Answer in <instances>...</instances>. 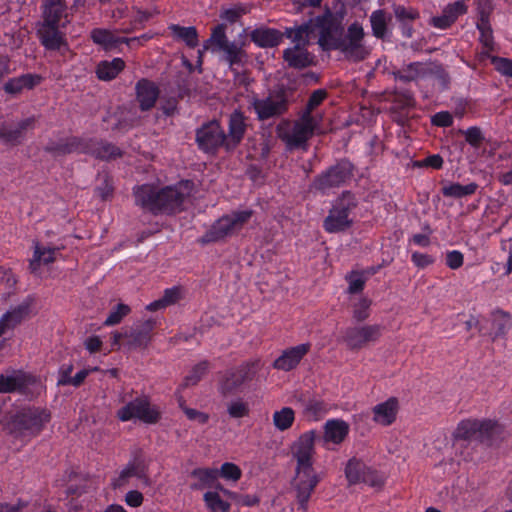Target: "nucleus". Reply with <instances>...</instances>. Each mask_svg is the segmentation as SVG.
Returning a JSON list of instances; mask_svg holds the SVG:
<instances>
[{
  "mask_svg": "<svg viewBox=\"0 0 512 512\" xmlns=\"http://www.w3.org/2000/svg\"><path fill=\"white\" fill-rule=\"evenodd\" d=\"M399 409V400L396 397H389L373 407L372 420L377 425L390 426L396 421Z\"/></svg>",
  "mask_w": 512,
  "mask_h": 512,
  "instance_id": "nucleus-18",
  "label": "nucleus"
},
{
  "mask_svg": "<svg viewBox=\"0 0 512 512\" xmlns=\"http://www.w3.org/2000/svg\"><path fill=\"white\" fill-rule=\"evenodd\" d=\"M453 22H454L453 15L450 16L445 9L443 10V13L441 16L432 18L433 26H435L436 28H440V29H445V28L449 27Z\"/></svg>",
  "mask_w": 512,
  "mask_h": 512,
  "instance_id": "nucleus-60",
  "label": "nucleus"
},
{
  "mask_svg": "<svg viewBox=\"0 0 512 512\" xmlns=\"http://www.w3.org/2000/svg\"><path fill=\"white\" fill-rule=\"evenodd\" d=\"M351 172L352 165L347 161H342L318 177L313 186L317 190L327 192L329 189L343 184L351 176Z\"/></svg>",
  "mask_w": 512,
  "mask_h": 512,
  "instance_id": "nucleus-15",
  "label": "nucleus"
},
{
  "mask_svg": "<svg viewBox=\"0 0 512 512\" xmlns=\"http://www.w3.org/2000/svg\"><path fill=\"white\" fill-rule=\"evenodd\" d=\"M61 26L53 24L50 16H47V23H42L38 29V34L42 44L47 49H60L65 43L62 32L59 30Z\"/></svg>",
  "mask_w": 512,
  "mask_h": 512,
  "instance_id": "nucleus-22",
  "label": "nucleus"
},
{
  "mask_svg": "<svg viewBox=\"0 0 512 512\" xmlns=\"http://www.w3.org/2000/svg\"><path fill=\"white\" fill-rule=\"evenodd\" d=\"M159 95L157 86L146 80H140L136 85V98L142 110L151 109Z\"/></svg>",
  "mask_w": 512,
  "mask_h": 512,
  "instance_id": "nucleus-25",
  "label": "nucleus"
},
{
  "mask_svg": "<svg viewBox=\"0 0 512 512\" xmlns=\"http://www.w3.org/2000/svg\"><path fill=\"white\" fill-rule=\"evenodd\" d=\"M191 476L195 480L192 484V488L194 489L215 487L224 494H230L229 491L224 489L220 484H216L219 477V472L216 468H198L192 472Z\"/></svg>",
  "mask_w": 512,
  "mask_h": 512,
  "instance_id": "nucleus-24",
  "label": "nucleus"
},
{
  "mask_svg": "<svg viewBox=\"0 0 512 512\" xmlns=\"http://www.w3.org/2000/svg\"><path fill=\"white\" fill-rule=\"evenodd\" d=\"M315 27L319 34V45L323 50H339L352 60H362L367 55L362 43L364 30L359 23L351 24L347 34L343 36L341 23L330 12H326L316 17Z\"/></svg>",
  "mask_w": 512,
  "mask_h": 512,
  "instance_id": "nucleus-1",
  "label": "nucleus"
},
{
  "mask_svg": "<svg viewBox=\"0 0 512 512\" xmlns=\"http://www.w3.org/2000/svg\"><path fill=\"white\" fill-rule=\"evenodd\" d=\"M204 501L211 512H227L230 504L223 500L219 491H208L204 494Z\"/></svg>",
  "mask_w": 512,
  "mask_h": 512,
  "instance_id": "nucleus-42",
  "label": "nucleus"
},
{
  "mask_svg": "<svg viewBox=\"0 0 512 512\" xmlns=\"http://www.w3.org/2000/svg\"><path fill=\"white\" fill-rule=\"evenodd\" d=\"M227 413L233 419L244 418L249 415L250 407L244 399L235 398L227 403Z\"/></svg>",
  "mask_w": 512,
  "mask_h": 512,
  "instance_id": "nucleus-43",
  "label": "nucleus"
},
{
  "mask_svg": "<svg viewBox=\"0 0 512 512\" xmlns=\"http://www.w3.org/2000/svg\"><path fill=\"white\" fill-rule=\"evenodd\" d=\"M251 211H236L218 219L211 228L202 236V243H210L222 240L242 229L250 219Z\"/></svg>",
  "mask_w": 512,
  "mask_h": 512,
  "instance_id": "nucleus-7",
  "label": "nucleus"
},
{
  "mask_svg": "<svg viewBox=\"0 0 512 512\" xmlns=\"http://www.w3.org/2000/svg\"><path fill=\"white\" fill-rule=\"evenodd\" d=\"M389 21L390 17L383 10L373 11L370 16L373 35L377 38H384L387 35V24Z\"/></svg>",
  "mask_w": 512,
  "mask_h": 512,
  "instance_id": "nucleus-38",
  "label": "nucleus"
},
{
  "mask_svg": "<svg viewBox=\"0 0 512 512\" xmlns=\"http://www.w3.org/2000/svg\"><path fill=\"white\" fill-rule=\"evenodd\" d=\"M316 17L311 19L309 23L296 28L286 30L287 37L291 39L294 45L306 46L311 36L319 38L318 31L315 27Z\"/></svg>",
  "mask_w": 512,
  "mask_h": 512,
  "instance_id": "nucleus-26",
  "label": "nucleus"
},
{
  "mask_svg": "<svg viewBox=\"0 0 512 512\" xmlns=\"http://www.w3.org/2000/svg\"><path fill=\"white\" fill-rule=\"evenodd\" d=\"M258 372V363H246L228 370L220 381V390L229 394L252 382Z\"/></svg>",
  "mask_w": 512,
  "mask_h": 512,
  "instance_id": "nucleus-12",
  "label": "nucleus"
},
{
  "mask_svg": "<svg viewBox=\"0 0 512 512\" xmlns=\"http://www.w3.org/2000/svg\"><path fill=\"white\" fill-rule=\"evenodd\" d=\"M477 29L480 33V42L485 49L484 53L486 56H489V53L494 47V40L492 28L489 22V15L484 10L480 12V17L477 21Z\"/></svg>",
  "mask_w": 512,
  "mask_h": 512,
  "instance_id": "nucleus-30",
  "label": "nucleus"
},
{
  "mask_svg": "<svg viewBox=\"0 0 512 512\" xmlns=\"http://www.w3.org/2000/svg\"><path fill=\"white\" fill-rule=\"evenodd\" d=\"M348 283H349L348 292L349 293H357L363 289L364 284H365V279L361 274H359L357 272H353L348 276Z\"/></svg>",
  "mask_w": 512,
  "mask_h": 512,
  "instance_id": "nucleus-55",
  "label": "nucleus"
},
{
  "mask_svg": "<svg viewBox=\"0 0 512 512\" xmlns=\"http://www.w3.org/2000/svg\"><path fill=\"white\" fill-rule=\"evenodd\" d=\"M499 429L497 422L492 420L466 419L461 421L453 432L457 441L484 440L492 437Z\"/></svg>",
  "mask_w": 512,
  "mask_h": 512,
  "instance_id": "nucleus-8",
  "label": "nucleus"
},
{
  "mask_svg": "<svg viewBox=\"0 0 512 512\" xmlns=\"http://www.w3.org/2000/svg\"><path fill=\"white\" fill-rule=\"evenodd\" d=\"M193 183L181 181L174 186L159 189L154 184H143L134 188L135 202L153 214H171L179 211L190 197Z\"/></svg>",
  "mask_w": 512,
  "mask_h": 512,
  "instance_id": "nucleus-3",
  "label": "nucleus"
},
{
  "mask_svg": "<svg viewBox=\"0 0 512 512\" xmlns=\"http://www.w3.org/2000/svg\"><path fill=\"white\" fill-rule=\"evenodd\" d=\"M125 63L121 58H114L111 61H102L97 66L99 79L108 81L115 78L124 68Z\"/></svg>",
  "mask_w": 512,
  "mask_h": 512,
  "instance_id": "nucleus-37",
  "label": "nucleus"
},
{
  "mask_svg": "<svg viewBox=\"0 0 512 512\" xmlns=\"http://www.w3.org/2000/svg\"><path fill=\"white\" fill-rule=\"evenodd\" d=\"M130 312L129 306L125 304H118L108 315L104 324L112 326L121 322V320Z\"/></svg>",
  "mask_w": 512,
  "mask_h": 512,
  "instance_id": "nucleus-48",
  "label": "nucleus"
},
{
  "mask_svg": "<svg viewBox=\"0 0 512 512\" xmlns=\"http://www.w3.org/2000/svg\"><path fill=\"white\" fill-rule=\"evenodd\" d=\"M59 151L63 153L82 152L103 160H110L120 156V150L109 143L96 140H78L75 138L61 145Z\"/></svg>",
  "mask_w": 512,
  "mask_h": 512,
  "instance_id": "nucleus-9",
  "label": "nucleus"
},
{
  "mask_svg": "<svg viewBox=\"0 0 512 512\" xmlns=\"http://www.w3.org/2000/svg\"><path fill=\"white\" fill-rule=\"evenodd\" d=\"M371 302L366 298H361L354 306V318L358 321H363L369 316V307Z\"/></svg>",
  "mask_w": 512,
  "mask_h": 512,
  "instance_id": "nucleus-52",
  "label": "nucleus"
},
{
  "mask_svg": "<svg viewBox=\"0 0 512 512\" xmlns=\"http://www.w3.org/2000/svg\"><path fill=\"white\" fill-rule=\"evenodd\" d=\"M272 422L275 430L279 432L287 431L295 422V411L288 406L281 407L273 412Z\"/></svg>",
  "mask_w": 512,
  "mask_h": 512,
  "instance_id": "nucleus-35",
  "label": "nucleus"
},
{
  "mask_svg": "<svg viewBox=\"0 0 512 512\" xmlns=\"http://www.w3.org/2000/svg\"><path fill=\"white\" fill-rule=\"evenodd\" d=\"M51 420V412L46 407L25 406L19 409L7 423L10 433L22 442L38 436Z\"/></svg>",
  "mask_w": 512,
  "mask_h": 512,
  "instance_id": "nucleus-4",
  "label": "nucleus"
},
{
  "mask_svg": "<svg viewBox=\"0 0 512 512\" xmlns=\"http://www.w3.org/2000/svg\"><path fill=\"white\" fill-rule=\"evenodd\" d=\"M32 300L30 298L25 299L20 304L11 307L1 318H0V336L13 330L19 325L31 312Z\"/></svg>",
  "mask_w": 512,
  "mask_h": 512,
  "instance_id": "nucleus-19",
  "label": "nucleus"
},
{
  "mask_svg": "<svg viewBox=\"0 0 512 512\" xmlns=\"http://www.w3.org/2000/svg\"><path fill=\"white\" fill-rule=\"evenodd\" d=\"M431 239L429 233H417L409 238V244H413L422 248L430 245Z\"/></svg>",
  "mask_w": 512,
  "mask_h": 512,
  "instance_id": "nucleus-63",
  "label": "nucleus"
},
{
  "mask_svg": "<svg viewBox=\"0 0 512 512\" xmlns=\"http://www.w3.org/2000/svg\"><path fill=\"white\" fill-rule=\"evenodd\" d=\"M132 479L142 480L148 484L146 466L141 460H133L129 462L119 474L113 478L112 485L114 488H121L128 485Z\"/></svg>",
  "mask_w": 512,
  "mask_h": 512,
  "instance_id": "nucleus-20",
  "label": "nucleus"
},
{
  "mask_svg": "<svg viewBox=\"0 0 512 512\" xmlns=\"http://www.w3.org/2000/svg\"><path fill=\"white\" fill-rule=\"evenodd\" d=\"M57 250L50 247H44L38 243L34 246L33 257L30 261V269L34 273H38L42 265L49 264L55 260Z\"/></svg>",
  "mask_w": 512,
  "mask_h": 512,
  "instance_id": "nucleus-33",
  "label": "nucleus"
},
{
  "mask_svg": "<svg viewBox=\"0 0 512 512\" xmlns=\"http://www.w3.org/2000/svg\"><path fill=\"white\" fill-rule=\"evenodd\" d=\"M251 39L259 47H274L280 43L282 35L275 29L259 28L252 32Z\"/></svg>",
  "mask_w": 512,
  "mask_h": 512,
  "instance_id": "nucleus-32",
  "label": "nucleus"
},
{
  "mask_svg": "<svg viewBox=\"0 0 512 512\" xmlns=\"http://www.w3.org/2000/svg\"><path fill=\"white\" fill-rule=\"evenodd\" d=\"M318 125L317 120L304 111L301 117L293 124L284 123L279 125L278 133L290 149L302 147L312 137Z\"/></svg>",
  "mask_w": 512,
  "mask_h": 512,
  "instance_id": "nucleus-5",
  "label": "nucleus"
},
{
  "mask_svg": "<svg viewBox=\"0 0 512 512\" xmlns=\"http://www.w3.org/2000/svg\"><path fill=\"white\" fill-rule=\"evenodd\" d=\"M491 62L494 65L495 69L505 76L512 77V60L503 57H491Z\"/></svg>",
  "mask_w": 512,
  "mask_h": 512,
  "instance_id": "nucleus-50",
  "label": "nucleus"
},
{
  "mask_svg": "<svg viewBox=\"0 0 512 512\" xmlns=\"http://www.w3.org/2000/svg\"><path fill=\"white\" fill-rule=\"evenodd\" d=\"M445 10L447 11V13L450 16L453 15V20L455 21L458 16H460L466 12V5H465L464 1L459 0V1H455L452 4H449L445 8Z\"/></svg>",
  "mask_w": 512,
  "mask_h": 512,
  "instance_id": "nucleus-61",
  "label": "nucleus"
},
{
  "mask_svg": "<svg viewBox=\"0 0 512 512\" xmlns=\"http://www.w3.org/2000/svg\"><path fill=\"white\" fill-rule=\"evenodd\" d=\"M326 97V92L322 89L316 90L312 93L309 98L307 109L305 111H309L311 114L312 110L319 106Z\"/></svg>",
  "mask_w": 512,
  "mask_h": 512,
  "instance_id": "nucleus-59",
  "label": "nucleus"
},
{
  "mask_svg": "<svg viewBox=\"0 0 512 512\" xmlns=\"http://www.w3.org/2000/svg\"><path fill=\"white\" fill-rule=\"evenodd\" d=\"M328 412V405L321 400H310L304 409V413L313 421L321 419Z\"/></svg>",
  "mask_w": 512,
  "mask_h": 512,
  "instance_id": "nucleus-45",
  "label": "nucleus"
},
{
  "mask_svg": "<svg viewBox=\"0 0 512 512\" xmlns=\"http://www.w3.org/2000/svg\"><path fill=\"white\" fill-rule=\"evenodd\" d=\"M96 370H97V368L80 370L72 378H66L64 380H58V384L59 385H68V384H70V385H73V386L77 387V386H79L85 380V378L89 375L90 372L96 371Z\"/></svg>",
  "mask_w": 512,
  "mask_h": 512,
  "instance_id": "nucleus-53",
  "label": "nucleus"
},
{
  "mask_svg": "<svg viewBox=\"0 0 512 512\" xmlns=\"http://www.w3.org/2000/svg\"><path fill=\"white\" fill-rule=\"evenodd\" d=\"M244 131H245L244 116L240 112L235 111L230 116L229 136H228V138H226V140H227L226 147L230 148V147H234L235 145H237L240 142L241 138L243 137Z\"/></svg>",
  "mask_w": 512,
  "mask_h": 512,
  "instance_id": "nucleus-31",
  "label": "nucleus"
},
{
  "mask_svg": "<svg viewBox=\"0 0 512 512\" xmlns=\"http://www.w3.org/2000/svg\"><path fill=\"white\" fill-rule=\"evenodd\" d=\"M44 20L47 23V16L53 20V24L64 26L67 22L65 18V6L63 0H46L44 3Z\"/></svg>",
  "mask_w": 512,
  "mask_h": 512,
  "instance_id": "nucleus-34",
  "label": "nucleus"
},
{
  "mask_svg": "<svg viewBox=\"0 0 512 512\" xmlns=\"http://www.w3.org/2000/svg\"><path fill=\"white\" fill-rule=\"evenodd\" d=\"M183 297V291L182 288L179 286H174L171 288H168L164 291V294L162 296V299L166 306L173 305L177 303L181 298Z\"/></svg>",
  "mask_w": 512,
  "mask_h": 512,
  "instance_id": "nucleus-51",
  "label": "nucleus"
},
{
  "mask_svg": "<svg viewBox=\"0 0 512 512\" xmlns=\"http://www.w3.org/2000/svg\"><path fill=\"white\" fill-rule=\"evenodd\" d=\"M38 387H40V382L23 371L18 370L0 374V393L20 392L30 394Z\"/></svg>",
  "mask_w": 512,
  "mask_h": 512,
  "instance_id": "nucleus-13",
  "label": "nucleus"
},
{
  "mask_svg": "<svg viewBox=\"0 0 512 512\" xmlns=\"http://www.w3.org/2000/svg\"><path fill=\"white\" fill-rule=\"evenodd\" d=\"M442 165H443V159L438 154L430 155L427 158H425L424 160H422L421 162L417 163L418 167L426 166V167H432L434 169H439L442 167Z\"/></svg>",
  "mask_w": 512,
  "mask_h": 512,
  "instance_id": "nucleus-62",
  "label": "nucleus"
},
{
  "mask_svg": "<svg viewBox=\"0 0 512 512\" xmlns=\"http://www.w3.org/2000/svg\"><path fill=\"white\" fill-rule=\"evenodd\" d=\"M477 187L476 183H469L467 185L450 183L442 188V193L446 197L462 198L474 194Z\"/></svg>",
  "mask_w": 512,
  "mask_h": 512,
  "instance_id": "nucleus-39",
  "label": "nucleus"
},
{
  "mask_svg": "<svg viewBox=\"0 0 512 512\" xmlns=\"http://www.w3.org/2000/svg\"><path fill=\"white\" fill-rule=\"evenodd\" d=\"M226 27L223 24L217 25L212 33L210 38L207 40L206 44L204 45V50L211 49L212 52H218L221 47H223L226 43L229 41L226 37Z\"/></svg>",
  "mask_w": 512,
  "mask_h": 512,
  "instance_id": "nucleus-41",
  "label": "nucleus"
},
{
  "mask_svg": "<svg viewBox=\"0 0 512 512\" xmlns=\"http://www.w3.org/2000/svg\"><path fill=\"white\" fill-rule=\"evenodd\" d=\"M316 430L302 433L292 444L291 454L295 460V476L292 483L299 507L305 511L310 496L320 478L313 468Z\"/></svg>",
  "mask_w": 512,
  "mask_h": 512,
  "instance_id": "nucleus-2",
  "label": "nucleus"
},
{
  "mask_svg": "<svg viewBox=\"0 0 512 512\" xmlns=\"http://www.w3.org/2000/svg\"><path fill=\"white\" fill-rule=\"evenodd\" d=\"M431 122L438 127H448L453 123V117L449 112L441 111L432 116Z\"/></svg>",
  "mask_w": 512,
  "mask_h": 512,
  "instance_id": "nucleus-57",
  "label": "nucleus"
},
{
  "mask_svg": "<svg viewBox=\"0 0 512 512\" xmlns=\"http://www.w3.org/2000/svg\"><path fill=\"white\" fill-rule=\"evenodd\" d=\"M120 421L140 420L144 423H155L160 417V411L156 406L150 404L146 396H141L130 401L117 411Z\"/></svg>",
  "mask_w": 512,
  "mask_h": 512,
  "instance_id": "nucleus-10",
  "label": "nucleus"
},
{
  "mask_svg": "<svg viewBox=\"0 0 512 512\" xmlns=\"http://www.w3.org/2000/svg\"><path fill=\"white\" fill-rule=\"evenodd\" d=\"M208 369V363L207 362H201L193 367V369L190 371V373L185 377L184 379V386H191L195 385L201 377L206 373Z\"/></svg>",
  "mask_w": 512,
  "mask_h": 512,
  "instance_id": "nucleus-49",
  "label": "nucleus"
},
{
  "mask_svg": "<svg viewBox=\"0 0 512 512\" xmlns=\"http://www.w3.org/2000/svg\"><path fill=\"white\" fill-rule=\"evenodd\" d=\"M252 106L259 119H268L281 114L285 108V101L281 97H267L265 99L255 98Z\"/></svg>",
  "mask_w": 512,
  "mask_h": 512,
  "instance_id": "nucleus-23",
  "label": "nucleus"
},
{
  "mask_svg": "<svg viewBox=\"0 0 512 512\" xmlns=\"http://www.w3.org/2000/svg\"><path fill=\"white\" fill-rule=\"evenodd\" d=\"M218 472L219 477H222L226 481H231L234 483L237 482L242 476V471L239 468V466L231 462L223 463Z\"/></svg>",
  "mask_w": 512,
  "mask_h": 512,
  "instance_id": "nucleus-46",
  "label": "nucleus"
},
{
  "mask_svg": "<svg viewBox=\"0 0 512 512\" xmlns=\"http://www.w3.org/2000/svg\"><path fill=\"white\" fill-rule=\"evenodd\" d=\"M411 261L418 268H425L434 263L435 259L433 256L421 253V252H413L411 255Z\"/></svg>",
  "mask_w": 512,
  "mask_h": 512,
  "instance_id": "nucleus-56",
  "label": "nucleus"
},
{
  "mask_svg": "<svg viewBox=\"0 0 512 512\" xmlns=\"http://www.w3.org/2000/svg\"><path fill=\"white\" fill-rule=\"evenodd\" d=\"M355 206V197L349 192L343 193L324 220L325 230L329 233H337L350 228L353 223L350 213Z\"/></svg>",
  "mask_w": 512,
  "mask_h": 512,
  "instance_id": "nucleus-6",
  "label": "nucleus"
},
{
  "mask_svg": "<svg viewBox=\"0 0 512 512\" xmlns=\"http://www.w3.org/2000/svg\"><path fill=\"white\" fill-rule=\"evenodd\" d=\"M169 29L176 38L181 39L187 46L193 48L198 45V35L194 27L171 25Z\"/></svg>",
  "mask_w": 512,
  "mask_h": 512,
  "instance_id": "nucleus-40",
  "label": "nucleus"
},
{
  "mask_svg": "<svg viewBox=\"0 0 512 512\" xmlns=\"http://www.w3.org/2000/svg\"><path fill=\"white\" fill-rule=\"evenodd\" d=\"M91 37L96 44L101 45L105 50H113L118 47L119 44H129L135 39H127L120 37L115 33L106 29H95L92 31Z\"/></svg>",
  "mask_w": 512,
  "mask_h": 512,
  "instance_id": "nucleus-27",
  "label": "nucleus"
},
{
  "mask_svg": "<svg viewBox=\"0 0 512 512\" xmlns=\"http://www.w3.org/2000/svg\"><path fill=\"white\" fill-rule=\"evenodd\" d=\"M382 334V326L378 324L351 327L345 330L343 341L348 348L361 349L370 342L377 341Z\"/></svg>",
  "mask_w": 512,
  "mask_h": 512,
  "instance_id": "nucleus-14",
  "label": "nucleus"
},
{
  "mask_svg": "<svg viewBox=\"0 0 512 512\" xmlns=\"http://www.w3.org/2000/svg\"><path fill=\"white\" fill-rule=\"evenodd\" d=\"M179 406L181 407V409L183 410V412L185 413L186 417L189 420L195 421L198 424H206L209 421V414L185 406L181 397L179 398Z\"/></svg>",
  "mask_w": 512,
  "mask_h": 512,
  "instance_id": "nucleus-47",
  "label": "nucleus"
},
{
  "mask_svg": "<svg viewBox=\"0 0 512 512\" xmlns=\"http://www.w3.org/2000/svg\"><path fill=\"white\" fill-rule=\"evenodd\" d=\"M103 345L102 339L99 336L92 335L85 339L84 347L85 349L93 354L101 350Z\"/></svg>",
  "mask_w": 512,
  "mask_h": 512,
  "instance_id": "nucleus-58",
  "label": "nucleus"
},
{
  "mask_svg": "<svg viewBox=\"0 0 512 512\" xmlns=\"http://www.w3.org/2000/svg\"><path fill=\"white\" fill-rule=\"evenodd\" d=\"M40 82V76L35 74H25L20 77L10 79L4 85V90L9 94H18L25 89H32Z\"/></svg>",
  "mask_w": 512,
  "mask_h": 512,
  "instance_id": "nucleus-29",
  "label": "nucleus"
},
{
  "mask_svg": "<svg viewBox=\"0 0 512 512\" xmlns=\"http://www.w3.org/2000/svg\"><path fill=\"white\" fill-rule=\"evenodd\" d=\"M350 432V425L343 419H329L323 425L322 441L324 446L330 449V445H341Z\"/></svg>",
  "mask_w": 512,
  "mask_h": 512,
  "instance_id": "nucleus-17",
  "label": "nucleus"
},
{
  "mask_svg": "<svg viewBox=\"0 0 512 512\" xmlns=\"http://www.w3.org/2000/svg\"><path fill=\"white\" fill-rule=\"evenodd\" d=\"M394 13L397 19L401 21L412 20L417 16V13L413 9H407L403 6H396L394 8Z\"/></svg>",
  "mask_w": 512,
  "mask_h": 512,
  "instance_id": "nucleus-64",
  "label": "nucleus"
},
{
  "mask_svg": "<svg viewBox=\"0 0 512 512\" xmlns=\"http://www.w3.org/2000/svg\"><path fill=\"white\" fill-rule=\"evenodd\" d=\"M196 140L199 148L205 152H212L227 142L224 131L216 121L203 125L197 131Z\"/></svg>",
  "mask_w": 512,
  "mask_h": 512,
  "instance_id": "nucleus-16",
  "label": "nucleus"
},
{
  "mask_svg": "<svg viewBox=\"0 0 512 512\" xmlns=\"http://www.w3.org/2000/svg\"><path fill=\"white\" fill-rule=\"evenodd\" d=\"M31 122V119H26L20 122L17 126H13L10 124L1 125L0 140L7 144L17 143L22 136V131L26 129L31 124Z\"/></svg>",
  "mask_w": 512,
  "mask_h": 512,
  "instance_id": "nucleus-36",
  "label": "nucleus"
},
{
  "mask_svg": "<svg viewBox=\"0 0 512 512\" xmlns=\"http://www.w3.org/2000/svg\"><path fill=\"white\" fill-rule=\"evenodd\" d=\"M464 256L458 250L448 251L446 254V265L453 270L460 268L463 265Z\"/></svg>",
  "mask_w": 512,
  "mask_h": 512,
  "instance_id": "nucleus-54",
  "label": "nucleus"
},
{
  "mask_svg": "<svg viewBox=\"0 0 512 512\" xmlns=\"http://www.w3.org/2000/svg\"><path fill=\"white\" fill-rule=\"evenodd\" d=\"M283 56L288 65L294 68H305L309 66L313 60L305 46L301 45H294L286 49Z\"/></svg>",
  "mask_w": 512,
  "mask_h": 512,
  "instance_id": "nucleus-28",
  "label": "nucleus"
},
{
  "mask_svg": "<svg viewBox=\"0 0 512 512\" xmlns=\"http://www.w3.org/2000/svg\"><path fill=\"white\" fill-rule=\"evenodd\" d=\"M345 476L349 484L365 483L371 487H380L384 476L368 467L362 460L355 457L349 459L345 467Z\"/></svg>",
  "mask_w": 512,
  "mask_h": 512,
  "instance_id": "nucleus-11",
  "label": "nucleus"
},
{
  "mask_svg": "<svg viewBox=\"0 0 512 512\" xmlns=\"http://www.w3.org/2000/svg\"><path fill=\"white\" fill-rule=\"evenodd\" d=\"M310 344L302 343L285 350L275 361L274 367L283 371L294 369L309 352Z\"/></svg>",
  "mask_w": 512,
  "mask_h": 512,
  "instance_id": "nucleus-21",
  "label": "nucleus"
},
{
  "mask_svg": "<svg viewBox=\"0 0 512 512\" xmlns=\"http://www.w3.org/2000/svg\"><path fill=\"white\" fill-rule=\"evenodd\" d=\"M218 52L223 53L224 60L231 66L241 63L244 56L241 47L238 46L235 42L226 43L223 47L220 48V50H218Z\"/></svg>",
  "mask_w": 512,
  "mask_h": 512,
  "instance_id": "nucleus-44",
  "label": "nucleus"
}]
</instances>
